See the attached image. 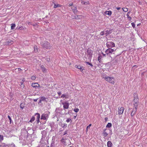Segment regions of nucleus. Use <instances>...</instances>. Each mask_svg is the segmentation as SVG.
Returning <instances> with one entry per match:
<instances>
[{
    "label": "nucleus",
    "mask_w": 147,
    "mask_h": 147,
    "mask_svg": "<svg viewBox=\"0 0 147 147\" xmlns=\"http://www.w3.org/2000/svg\"><path fill=\"white\" fill-rule=\"evenodd\" d=\"M139 99L138 97H134L133 101L134 108L131 113V117L134 116L136 113L138 108V106L139 104Z\"/></svg>",
    "instance_id": "nucleus-1"
},
{
    "label": "nucleus",
    "mask_w": 147,
    "mask_h": 147,
    "mask_svg": "<svg viewBox=\"0 0 147 147\" xmlns=\"http://www.w3.org/2000/svg\"><path fill=\"white\" fill-rule=\"evenodd\" d=\"M107 81L109 82L112 84H114L115 83V79L114 77H103Z\"/></svg>",
    "instance_id": "nucleus-2"
},
{
    "label": "nucleus",
    "mask_w": 147,
    "mask_h": 147,
    "mask_svg": "<svg viewBox=\"0 0 147 147\" xmlns=\"http://www.w3.org/2000/svg\"><path fill=\"white\" fill-rule=\"evenodd\" d=\"M41 44L43 48H46L47 49H50L51 47L50 44L47 41L42 42Z\"/></svg>",
    "instance_id": "nucleus-3"
},
{
    "label": "nucleus",
    "mask_w": 147,
    "mask_h": 147,
    "mask_svg": "<svg viewBox=\"0 0 147 147\" xmlns=\"http://www.w3.org/2000/svg\"><path fill=\"white\" fill-rule=\"evenodd\" d=\"M107 47L108 48L114 47L115 46V44L112 42H107L106 43Z\"/></svg>",
    "instance_id": "nucleus-4"
},
{
    "label": "nucleus",
    "mask_w": 147,
    "mask_h": 147,
    "mask_svg": "<svg viewBox=\"0 0 147 147\" xmlns=\"http://www.w3.org/2000/svg\"><path fill=\"white\" fill-rule=\"evenodd\" d=\"M92 51L89 48H88L87 49V51L86 53V54L87 55H89L90 58H91L92 56Z\"/></svg>",
    "instance_id": "nucleus-5"
},
{
    "label": "nucleus",
    "mask_w": 147,
    "mask_h": 147,
    "mask_svg": "<svg viewBox=\"0 0 147 147\" xmlns=\"http://www.w3.org/2000/svg\"><path fill=\"white\" fill-rule=\"evenodd\" d=\"M48 115L47 113H43L41 116V119L47 120L48 118Z\"/></svg>",
    "instance_id": "nucleus-6"
},
{
    "label": "nucleus",
    "mask_w": 147,
    "mask_h": 147,
    "mask_svg": "<svg viewBox=\"0 0 147 147\" xmlns=\"http://www.w3.org/2000/svg\"><path fill=\"white\" fill-rule=\"evenodd\" d=\"M62 104L63 105L64 109H68L69 107V104L66 102H63L62 103Z\"/></svg>",
    "instance_id": "nucleus-7"
},
{
    "label": "nucleus",
    "mask_w": 147,
    "mask_h": 147,
    "mask_svg": "<svg viewBox=\"0 0 147 147\" xmlns=\"http://www.w3.org/2000/svg\"><path fill=\"white\" fill-rule=\"evenodd\" d=\"M35 116H36V121L37 123H38L40 122V115L39 113H36L35 114Z\"/></svg>",
    "instance_id": "nucleus-8"
},
{
    "label": "nucleus",
    "mask_w": 147,
    "mask_h": 147,
    "mask_svg": "<svg viewBox=\"0 0 147 147\" xmlns=\"http://www.w3.org/2000/svg\"><path fill=\"white\" fill-rule=\"evenodd\" d=\"M124 110L123 107H121L120 108L119 107L118 109V113L120 115L123 114Z\"/></svg>",
    "instance_id": "nucleus-9"
},
{
    "label": "nucleus",
    "mask_w": 147,
    "mask_h": 147,
    "mask_svg": "<svg viewBox=\"0 0 147 147\" xmlns=\"http://www.w3.org/2000/svg\"><path fill=\"white\" fill-rule=\"evenodd\" d=\"M75 67L79 69L81 72H82L83 70H84V67L83 66H81L80 65H76L75 66Z\"/></svg>",
    "instance_id": "nucleus-10"
},
{
    "label": "nucleus",
    "mask_w": 147,
    "mask_h": 147,
    "mask_svg": "<svg viewBox=\"0 0 147 147\" xmlns=\"http://www.w3.org/2000/svg\"><path fill=\"white\" fill-rule=\"evenodd\" d=\"M114 51L113 49L109 48L106 51L105 53L106 54H109L112 53Z\"/></svg>",
    "instance_id": "nucleus-11"
},
{
    "label": "nucleus",
    "mask_w": 147,
    "mask_h": 147,
    "mask_svg": "<svg viewBox=\"0 0 147 147\" xmlns=\"http://www.w3.org/2000/svg\"><path fill=\"white\" fill-rule=\"evenodd\" d=\"M71 9L74 14H76L77 13L78 10L76 6H74Z\"/></svg>",
    "instance_id": "nucleus-12"
},
{
    "label": "nucleus",
    "mask_w": 147,
    "mask_h": 147,
    "mask_svg": "<svg viewBox=\"0 0 147 147\" xmlns=\"http://www.w3.org/2000/svg\"><path fill=\"white\" fill-rule=\"evenodd\" d=\"M42 71L43 73H46L47 72V69L45 68V66L43 65H42L40 66Z\"/></svg>",
    "instance_id": "nucleus-13"
},
{
    "label": "nucleus",
    "mask_w": 147,
    "mask_h": 147,
    "mask_svg": "<svg viewBox=\"0 0 147 147\" xmlns=\"http://www.w3.org/2000/svg\"><path fill=\"white\" fill-rule=\"evenodd\" d=\"M37 84H38L36 83H32V86L33 87V88L36 89L37 88Z\"/></svg>",
    "instance_id": "nucleus-14"
},
{
    "label": "nucleus",
    "mask_w": 147,
    "mask_h": 147,
    "mask_svg": "<svg viewBox=\"0 0 147 147\" xmlns=\"http://www.w3.org/2000/svg\"><path fill=\"white\" fill-rule=\"evenodd\" d=\"M108 147H111L113 146V144L111 141H108L107 143Z\"/></svg>",
    "instance_id": "nucleus-15"
},
{
    "label": "nucleus",
    "mask_w": 147,
    "mask_h": 147,
    "mask_svg": "<svg viewBox=\"0 0 147 147\" xmlns=\"http://www.w3.org/2000/svg\"><path fill=\"white\" fill-rule=\"evenodd\" d=\"M105 13L106 14L110 16L111 15L112 12V11H106L105 12Z\"/></svg>",
    "instance_id": "nucleus-16"
},
{
    "label": "nucleus",
    "mask_w": 147,
    "mask_h": 147,
    "mask_svg": "<svg viewBox=\"0 0 147 147\" xmlns=\"http://www.w3.org/2000/svg\"><path fill=\"white\" fill-rule=\"evenodd\" d=\"M106 130V129H104V131L103 132V136H105V137H106L108 135V134L107 133V132H106V131H105Z\"/></svg>",
    "instance_id": "nucleus-17"
},
{
    "label": "nucleus",
    "mask_w": 147,
    "mask_h": 147,
    "mask_svg": "<svg viewBox=\"0 0 147 147\" xmlns=\"http://www.w3.org/2000/svg\"><path fill=\"white\" fill-rule=\"evenodd\" d=\"M112 32V30H107L106 31V36H107V35L111 33Z\"/></svg>",
    "instance_id": "nucleus-18"
},
{
    "label": "nucleus",
    "mask_w": 147,
    "mask_h": 147,
    "mask_svg": "<svg viewBox=\"0 0 147 147\" xmlns=\"http://www.w3.org/2000/svg\"><path fill=\"white\" fill-rule=\"evenodd\" d=\"M13 43V41L11 40H10V41H8L7 42H6V44L8 45H11Z\"/></svg>",
    "instance_id": "nucleus-19"
},
{
    "label": "nucleus",
    "mask_w": 147,
    "mask_h": 147,
    "mask_svg": "<svg viewBox=\"0 0 147 147\" xmlns=\"http://www.w3.org/2000/svg\"><path fill=\"white\" fill-rule=\"evenodd\" d=\"M16 28L18 29H20V30H25L26 29V28L24 27L23 26H22L20 27H19L18 28L17 27Z\"/></svg>",
    "instance_id": "nucleus-20"
},
{
    "label": "nucleus",
    "mask_w": 147,
    "mask_h": 147,
    "mask_svg": "<svg viewBox=\"0 0 147 147\" xmlns=\"http://www.w3.org/2000/svg\"><path fill=\"white\" fill-rule=\"evenodd\" d=\"M16 27V25L15 24H11V30H13Z\"/></svg>",
    "instance_id": "nucleus-21"
},
{
    "label": "nucleus",
    "mask_w": 147,
    "mask_h": 147,
    "mask_svg": "<svg viewBox=\"0 0 147 147\" xmlns=\"http://www.w3.org/2000/svg\"><path fill=\"white\" fill-rule=\"evenodd\" d=\"M81 3L82 4L84 5H87L89 4V2L88 1L85 2L84 1H82L81 2Z\"/></svg>",
    "instance_id": "nucleus-22"
},
{
    "label": "nucleus",
    "mask_w": 147,
    "mask_h": 147,
    "mask_svg": "<svg viewBox=\"0 0 147 147\" xmlns=\"http://www.w3.org/2000/svg\"><path fill=\"white\" fill-rule=\"evenodd\" d=\"M34 50L35 52H37L38 51V49L36 46L35 45L34 47Z\"/></svg>",
    "instance_id": "nucleus-23"
},
{
    "label": "nucleus",
    "mask_w": 147,
    "mask_h": 147,
    "mask_svg": "<svg viewBox=\"0 0 147 147\" xmlns=\"http://www.w3.org/2000/svg\"><path fill=\"white\" fill-rule=\"evenodd\" d=\"M112 126V124L111 123H108L106 126V127L107 128H110Z\"/></svg>",
    "instance_id": "nucleus-24"
},
{
    "label": "nucleus",
    "mask_w": 147,
    "mask_h": 147,
    "mask_svg": "<svg viewBox=\"0 0 147 147\" xmlns=\"http://www.w3.org/2000/svg\"><path fill=\"white\" fill-rule=\"evenodd\" d=\"M129 12H127V18L129 19V20H130L131 19V17L129 16Z\"/></svg>",
    "instance_id": "nucleus-25"
},
{
    "label": "nucleus",
    "mask_w": 147,
    "mask_h": 147,
    "mask_svg": "<svg viewBox=\"0 0 147 147\" xmlns=\"http://www.w3.org/2000/svg\"><path fill=\"white\" fill-rule=\"evenodd\" d=\"M35 119L34 117V116H32L30 120L29 121V122L31 123L32 122L34 121Z\"/></svg>",
    "instance_id": "nucleus-26"
},
{
    "label": "nucleus",
    "mask_w": 147,
    "mask_h": 147,
    "mask_svg": "<svg viewBox=\"0 0 147 147\" xmlns=\"http://www.w3.org/2000/svg\"><path fill=\"white\" fill-rule=\"evenodd\" d=\"M61 6L59 4L56 5L55 4L54 8H56L57 7H61Z\"/></svg>",
    "instance_id": "nucleus-27"
},
{
    "label": "nucleus",
    "mask_w": 147,
    "mask_h": 147,
    "mask_svg": "<svg viewBox=\"0 0 147 147\" xmlns=\"http://www.w3.org/2000/svg\"><path fill=\"white\" fill-rule=\"evenodd\" d=\"M46 99L45 96H42L40 97V99L42 101H45Z\"/></svg>",
    "instance_id": "nucleus-28"
},
{
    "label": "nucleus",
    "mask_w": 147,
    "mask_h": 147,
    "mask_svg": "<svg viewBox=\"0 0 147 147\" xmlns=\"http://www.w3.org/2000/svg\"><path fill=\"white\" fill-rule=\"evenodd\" d=\"M81 16H78L77 15L76 16L74 17V18H73V19H80V17Z\"/></svg>",
    "instance_id": "nucleus-29"
},
{
    "label": "nucleus",
    "mask_w": 147,
    "mask_h": 147,
    "mask_svg": "<svg viewBox=\"0 0 147 147\" xmlns=\"http://www.w3.org/2000/svg\"><path fill=\"white\" fill-rule=\"evenodd\" d=\"M67 124H62L61 125V127H62L63 128H65L67 127Z\"/></svg>",
    "instance_id": "nucleus-30"
},
{
    "label": "nucleus",
    "mask_w": 147,
    "mask_h": 147,
    "mask_svg": "<svg viewBox=\"0 0 147 147\" xmlns=\"http://www.w3.org/2000/svg\"><path fill=\"white\" fill-rule=\"evenodd\" d=\"M7 117H8V118L9 119V120L10 123L11 124V122H12L11 119L9 115H8Z\"/></svg>",
    "instance_id": "nucleus-31"
},
{
    "label": "nucleus",
    "mask_w": 147,
    "mask_h": 147,
    "mask_svg": "<svg viewBox=\"0 0 147 147\" xmlns=\"http://www.w3.org/2000/svg\"><path fill=\"white\" fill-rule=\"evenodd\" d=\"M122 9L125 12H127L128 10V9L127 8H122Z\"/></svg>",
    "instance_id": "nucleus-32"
},
{
    "label": "nucleus",
    "mask_w": 147,
    "mask_h": 147,
    "mask_svg": "<svg viewBox=\"0 0 147 147\" xmlns=\"http://www.w3.org/2000/svg\"><path fill=\"white\" fill-rule=\"evenodd\" d=\"M0 142L2 140H3V135H0Z\"/></svg>",
    "instance_id": "nucleus-33"
},
{
    "label": "nucleus",
    "mask_w": 147,
    "mask_h": 147,
    "mask_svg": "<svg viewBox=\"0 0 147 147\" xmlns=\"http://www.w3.org/2000/svg\"><path fill=\"white\" fill-rule=\"evenodd\" d=\"M20 107L22 109H23L24 108V106L22 104V103H21L20 104Z\"/></svg>",
    "instance_id": "nucleus-34"
},
{
    "label": "nucleus",
    "mask_w": 147,
    "mask_h": 147,
    "mask_svg": "<svg viewBox=\"0 0 147 147\" xmlns=\"http://www.w3.org/2000/svg\"><path fill=\"white\" fill-rule=\"evenodd\" d=\"M7 145H5V144H2L0 146V147H5L6 146H7Z\"/></svg>",
    "instance_id": "nucleus-35"
},
{
    "label": "nucleus",
    "mask_w": 147,
    "mask_h": 147,
    "mask_svg": "<svg viewBox=\"0 0 147 147\" xmlns=\"http://www.w3.org/2000/svg\"><path fill=\"white\" fill-rule=\"evenodd\" d=\"M91 124H90L88 126H87L86 129L87 131H88V129H89L90 128V127L91 126Z\"/></svg>",
    "instance_id": "nucleus-36"
},
{
    "label": "nucleus",
    "mask_w": 147,
    "mask_h": 147,
    "mask_svg": "<svg viewBox=\"0 0 147 147\" xmlns=\"http://www.w3.org/2000/svg\"><path fill=\"white\" fill-rule=\"evenodd\" d=\"M86 64H87L90 65V66H91L92 67L93 66V65L92 64L89 63V62H86Z\"/></svg>",
    "instance_id": "nucleus-37"
},
{
    "label": "nucleus",
    "mask_w": 147,
    "mask_h": 147,
    "mask_svg": "<svg viewBox=\"0 0 147 147\" xmlns=\"http://www.w3.org/2000/svg\"><path fill=\"white\" fill-rule=\"evenodd\" d=\"M74 111L75 112L77 113L79 111V109L78 108H76L74 109Z\"/></svg>",
    "instance_id": "nucleus-38"
},
{
    "label": "nucleus",
    "mask_w": 147,
    "mask_h": 147,
    "mask_svg": "<svg viewBox=\"0 0 147 147\" xmlns=\"http://www.w3.org/2000/svg\"><path fill=\"white\" fill-rule=\"evenodd\" d=\"M101 57H102L101 56L98 57V60L99 61V62H100L101 61Z\"/></svg>",
    "instance_id": "nucleus-39"
},
{
    "label": "nucleus",
    "mask_w": 147,
    "mask_h": 147,
    "mask_svg": "<svg viewBox=\"0 0 147 147\" xmlns=\"http://www.w3.org/2000/svg\"><path fill=\"white\" fill-rule=\"evenodd\" d=\"M70 121H71V119L70 118H68L67 119L66 121L67 122H69Z\"/></svg>",
    "instance_id": "nucleus-40"
},
{
    "label": "nucleus",
    "mask_w": 147,
    "mask_h": 147,
    "mask_svg": "<svg viewBox=\"0 0 147 147\" xmlns=\"http://www.w3.org/2000/svg\"><path fill=\"white\" fill-rule=\"evenodd\" d=\"M134 98L135 97H138L137 93L135 92L134 93Z\"/></svg>",
    "instance_id": "nucleus-41"
},
{
    "label": "nucleus",
    "mask_w": 147,
    "mask_h": 147,
    "mask_svg": "<svg viewBox=\"0 0 147 147\" xmlns=\"http://www.w3.org/2000/svg\"><path fill=\"white\" fill-rule=\"evenodd\" d=\"M31 79L32 80H34L36 79V77L34 76H32L31 77Z\"/></svg>",
    "instance_id": "nucleus-42"
},
{
    "label": "nucleus",
    "mask_w": 147,
    "mask_h": 147,
    "mask_svg": "<svg viewBox=\"0 0 147 147\" xmlns=\"http://www.w3.org/2000/svg\"><path fill=\"white\" fill-rule=\"evenodd\" d=\"M66 97V95L64 94H63L61 96V98H64Z\"/></svg>",
    "instance_id": "nucleus-43"
},
{
    "label": "nucleus",
    "mask_w": 147,
    "mask_h": 147,
    "mask_svg": "<svg viewBox=\"0 0 147 147\" xmlns=\"http://www.w3.org/2000/svg\"><path fill=\"white\" fill-rule=\"evenodd\" d=\"M132 26L134 28L135 27V24L134 22H132L131 23Z\"/></svg>",
    "instance_id": "nucleus-44"
},
{
    "label": "nucleus",
    "mask_w": 147,
    "mask_h": 147,
    "mask_svg": "<svg viewBox=\"0 0 147 147\" xmlns=\"http://www.w3.org/2000/svg\"><path fill=\"white\" fill-rule=\"evenodd\" d=\"M37 88H38V89L40 88H41V86L38 84H37Z\"/></svg>",
    "instance_id": "nucleus-45"
},
{
    "label": "nucleus",
    "mask_w": 147,
    "mask_h": 147,
    "mask_svg": "<svg viewBox=\"0 0 147 147\" xmlns=\"http://www.w3.org/2000/svg\"><path fill=\"white\" fill-rule=\"evenodd\" d=\"M104 31H102L100 33V35H104Z\"/></svg>",
    "instance_id": "nucleus-46"
},
{
    "label": "nucleus",
    "mask_w": 147,
    "mask_h": 147,
    "mask_svg": "<svg viewBox=\"0 0 147 147\" xmlns=\"http://www.w3.org/2000/svg\"><path fill=\"white\" fill-rule=\"evenodd\" d=\"M73 5V4L72 3H69V7H71V6H72Z\"/></svg>",
    "instance_id": "nucleus-47"
},
{
    "label": "nucleus",
    "mask_w": 147,
    "mask_h": 147,
    "mask_svg": "<svg viewBox=\"0 0 147 147\" xmlns=\"http://www.w3.org/2000/svg\"><path fill=\"white\" fill-rule=\"evenodd\" d=\"M57 94L59 95V96H60L61 95V92H57Z\"/></svg>",
    "instance_id": "nucleus-48"
},
{
    "label": "nucleus",
    "mask_w": 147,
    "mask_h": 147,
    "mask_svg": "<svg viewBox=\"0 0 147 147\" xmlns=\"http://www.w3.org/2000/svg\"><path fill=\"white\" fill-rule=\"evenodd\" d=\"M18 71H22V70L20 68H18Z\"/></svg>",
    "instance_id": "nucleus-49"
},
{
    "label": "nucleus",
    "mask_w": 147,
    "mask_h": 147,
    "mask_svg": "<svg viewBox=\"0 0 147 147\" xmlns=\"http://www.w3.org/2000/svg\"><path fill=\"white\" fill-rule=\"evenodd\" d=\"M38 98H37V99H34L33 100L34 102H36L37 100H38Z\"/></svg>",
    "instance_id": "nucleus-50"
},
{
    "label": "nucleus",
    "mask_w": 147,
    "mask_h": 147,
    "mask_svg": "<svg viewBox=\"0 0 147 147\" xmlns=\"http://www.w3.org/2000/svg\"><path fill=\"white\" fill-rule=\"evenodd\" d=\"M116 9H117L118 10H119L120 9H121V8L120 7H117L116 8Z\"/></svg>",
    "instance_id": "nucleus-51"
},
{
    "label": "nucleus",
    "mask_w": 147,
    "mask_h": 147,
    "mask_svg": "<svg viewBox=\"0 0 147 147\" xmlns=\"http://www.w3.org/2000/svg\"><path fill=\"white\" fill-rule=\"evenodd\" d=\"M28 25H32V24L31 22H29L28 23Z\"/></svg>",
    "instance_id": "nucleus-52"
},
{
    "label": "nucleus",
    "mask_w": 147,
    "mask_h": 147,
    "mask_svg": "<svg viewBox=\"0 0 147 147\" xmlns=\"http://www.w3.org/2000/svg\"><path fill=\"white\" fill-rule=\"evenodd\" d=\"M67 134V131H66L65 132L63 135H64L66 134Z\"/></svg>",
    "instance_id": "nucleus-53"
},
{
    "label": "nucleus",
    "mask_w": 147,
    "mask_h": 147,
    "mask_svg": "<svg viewBox=\"0 0 147 147\" xmlns=\"http://www.w3.org/2000/svg\"><path fill=\"white\" fill-rule=\"evenodd\" d=\"M25 79L24 78H23L22 80V81L23 82H25Z\"/></svg>",
    "instance_id": "nucleus-54"
},
{
    "label": "nucleus",
    "mask_w": 147,
    "mask_h": 147,
    "mask_svg": "<svg viewBox=\"0 0 147 147\" xmlns=\"http://www.w3.org/2000/svg\"><path fill=\"white\" fill-rule=\"evenodd\" d=\"M108 119V118H107V117H106L105 118V120L106 121H107Z\"/></svg>",
    "instance_id": "nucleus-55"
},
{
    "label": "nucleus",
    "mask_w": 147,
    "mask_h": 147,
    "mask_svg": "<svg viewBox=\"0 0 147 147\" xmlns=\"http://www.w3.org/2000/svg\"><path fill=\"white\" fill-rule=\"evenodd\" d=\"M20 84H21V85H22L23 84V82H20Z\"/></svg>",
    "instance_id": "nucleus-56"
},
{
    "label": "nucleus",
    "mask_w": 147,
    "mask_h": 147,
    "mask_svg": "<svg viewBox=\"0 0 147 147\" xmlns=\"http://www.w3.org/2000/svg\"><path fill=\"white\" fill-rule=\"evenodd\" d=\"M102 54L104 56H106V55H105V54H103V53H102Z\"/></svg>",
    "instance_id": "nucleus-57"
},
{
    "label": "nucleus",
    "mask_w": 147,
    "mask_h": 147,
    "mask_svg": "<svg viewBox=\"0 0 147 147\" xmlns=\"http://www.w3.org/2000/svg\"><path fill=\"white\" fill-rule=\"evenodd\" d=\"M42 101V100L40 99V100L39 102V103H41Z\"/></svg>",
    "instance_id": "nucleus-58"
},
{
    "label": "nucleus",
    "mask_w": 147,
    "mask_h": 147,
    "mask_svg": "<svg viewBox=\"0 0 147 147\" xmlns=\"http://www.w3.org/2000/svg\"><path fill=\"white\" fill-rule=\"evenodd\" d=\"M53 144L51 143L50 146V147H53Z\"/></svg>",
    "instance_id": "nucleus-59"
},
{
    "label": "nucleus",
    "mask_w": 147,
    "mask_h": 147,
    "mask_svg": "<svg viewBox=\"0 0 147 147\" xmlns=\"http://www.w3.org/2000/svg\"><path fill=\"white\" fill-rule=\"evenodd\" d=\"M37 24H32V25L34 26H35Z\"/></svg>",
    "instance_id": "nucleus-60"
},
{
    "label": "nucleus",
    "mask_w": 147,
    "mask_h": 147,
    "mask_svg": "<svg viewBox=\"0 0 147 147\" xmlns=\"http://www.w3.org/2000/svg\"><path fill=\"white\" fill-rule=\"evenodd\" d=\"M76 116H74V117L75 118V119L76 118Z\"/></svg>",
    "instance_id": "nucleus-61"
},
{
    "label": "nucleus",
    "mask_w": 147,
    "mask_h": 147,
    "mask_svg": "<svg viewBox=\"0 0 147 147\" xmlns=\"http://www.w3.org/2000/svg\"><path fill=\"white\" fill-rule=\"evenodd\" d=\"M46 123V122H43L42 123L43 124H45Z\"/></svg>",
    "instance_id": "nucleus-62"
},
{
    "label": "nucleus",
    "mask_w": 147,
    "mask_h": 147,
    "mask_svg": "<svg viewBox=\"0 0 147 147\" xmlns=\"http://www.w3.org/2000/svg\"><path fill=\"white\" fill-rule=\"evenodd\" d=\"M1 70H2V69H1V68L0 67V71Z\"/></svg>",
    "instance_id": "nucleus-63"
},
{
    "label": "nucleus",
    "mask_w": 147,
    "mask_h": 147,
    "mask_svg": "<svg viewBox=\"0 0 147 147\" xmlns=\"http://www.w3.org/2000/svg\"><path fill=\"white\" fill-rule=\"evenodd\" d=\"M72 147V146H70V147Z\"/></svg>",
    "instance_id": "nucleus-64"
}]
</instances>
